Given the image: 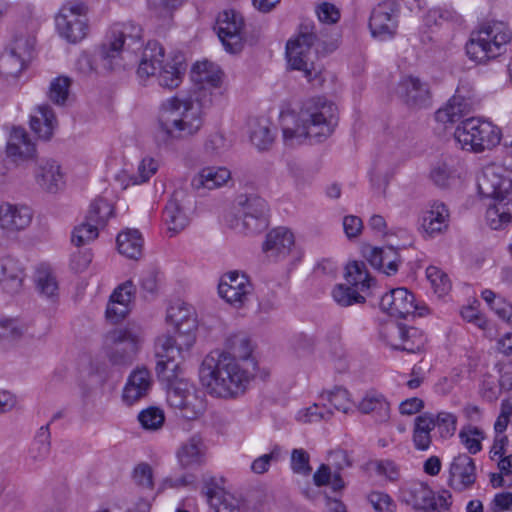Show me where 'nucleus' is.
<instances>
[{
  "mask_svg": "<svg viewBox=\"0 0 512 512\" xmlns=\"http://www.w3.org/2000/svg\"><path fill=\"white\" fill-rule=\"evenodd\" d=\"M231 172L225 167H204L191 180L194 189H216L228 182Z\"/></svg>",
  "mask_w": 512,
  "mask_h": 512,
  "instance_id": "33",
  "label": "nucleus"
},
{
  "mask_svg": "<svg viewBox=\"0 0 512 512\" xmlns=\"http://www.w3.org/2000/svg\"><path fill=\"white\" fill-rule=\"evenodd\" d=\"M397 10L394 2H383L375 7L369 19V28L374 38L387 40L396 34Z\"/></svg>",
  "mask_w": 512,
  "mask_h": 512,
  "instance_id": "21",
  "label": "nucleus"
},
{
  "mask_svg": "<svg viewBox=\"0 0 512 512\" xmlns=\"http://www.w3.org/2000/svg\"><path fill=\"white\" fill-rule=\"evenodd\" d=\"M454 137L463 149L478 153L498 145L501 133L491 122L472 117L456 127Z\"/></svg>",
  "mask_w": 512,
  "mask_h": 512,
  "instance_id": "9",
  "label": "nucleus"
},
{
  "mask_svg": "<svg viewBox=\"0 0 512 512\" xmlns=\"http://www.w3.org/2000/svg\"><path fill=\"white\" fill-rule=\"evenodd\" d=\"M459 160L453 156L445 155L436 160L429 173L430 180L440 188H446L457 177Z\"/></svg>",
  "mask_w": 512,
  "mask_h": 512,
  "instance_id": "32",
  "label": "nucleus"
},
{
  "mask_svg": "<svg viewBox=\"0 0 512 512\" xmlns=\"http://www.w3.org/2000/svg\"><path fill=\"white\" fill-rule=\"evenodd\" d=\"M481 296L500 319L512 326V304L489 289L482 291Z\"/></svg>",
  "mask_w": 512,
  "mask_h": 512,
  "instance_id": "45",
  "label": "nucleus"
},
{
  "mask_svg": "<svg viewBox=\"0 0 512 512\" xmlns=\"http://www.w3.org/2000/svg\"><path fill=\"white\" fill-rule=\"evenodd\" d=\"M434 428H437L440 437L447 439L452 437L456 432L457 417L450 412H439L437 415L432 414Z\"/></svg>",
  "mask_w": 512,
  "mask_h": 512,
  "instance_id": "55",
  "label": "nucleus"
},
{
  "mask_svg": "<svg viewBox=\"0 0 512 512\" xmlns=\"http://www.w3.org/2000/svg\"><path fill=\"white\" fill-rule=\"evenodd\" d=\"M158 125L166 139H182L196 134L203 125L200 100L178 96L166 99L160 106Z\"/></svg>",
  "mask_w": 512,
  "mask_h": 512,
  "instance_id": "5",
  "label": "nucleus"
},
{
  "mask_svg": "<svg viewBox=\"0 0 512 512\" xmlns=\"http://www.w3.org/2000/svg\"><path fill=\"white\" fill-rule=\"evenodd\" d=\"M140 342V335L130 329L114 331L106 338V356L112 365H130L138 352Z\"/></svg>",
  "mask_w": 512,
  "mask_h": 512,
  "instance_id": "14",
  "label": "nucleus"
},
{
  "mask_svg": "<svg viewBox=\"0 0 512 512\" xmlns=\"http://www.w3.org/2000/svg\"><path fill=\"white\" fill-rule=\"evenodd\" d=\"M407 333L405 331V325L392 323L386 325L381 331V337L386 341L387 345H389L392 349L402 350L409 353H417L419 352V342L416 345L413 343H403L401 339H403V334Z\"/></svg>",
  "mask_w": 512,
  "mask_h": 512,
  "instance_id": "41",
  "label": "nucleus"
},
{
  "mask_svg": "<svg viewBox=\"0 0 512 512\" xmlns=\"http://www.w3.org/2000/svg\"><path fill=\"white\" fill-rule=\"evenodd\" d=\"M207 446L199 434L189 437L177 451L180 466L184 469L195 470L206 462Z\"/></svg>",
  "mask_w": 512,
  "mask_h": 512,
  "instance_id": "25",
  "label": "nucleus"
},
{
  "mask_svg": "<svg viewBox=\"0 0 512 512\" xmlns=\"http://www.w3.org/2000/svg\"><path fill=\"white\" fill-rule=\"evenodd\" d=\"M481 196L490 198L486 222L498 230L512 220V172L499 165L486 166L477 180Z\"/></svg>",
  "mask_w": 512,
  "mask_h": 512,
  "instance_id": "4",
  "label": "nucleus"
},
{
  "mask_svg": "<svg viewBox=\"0 0 512 512\" xmlns=\"http://www.w3.org/2000/svg\"><path fill=\"white\" fill-rule=\"evenodd\" d=\"M216 512H240L239 500L230 493L224 492L210 504Z\"/></svg>",
  "mask_w": 512,
  "mask_h": 512,
  "instance_id": "64",
  "label": "nucleus"
},
{
  "mask_svg": "<svg viewBox=\"0 0 512 512\" xmlns=\"http://www.w3.org/2000/svg\"><path fill=\"white\" fill-rule=\"evenodd\" d=\"M185 67L181 62H165L164 48L157 41H150L144 48L137 75L141 81L155 79L166 89L177 88L184 76Z\"/></svg>",
  "mask_w": 512,
  "mask_h": 512,
  "instance_id": "6",
  "label": "nucleus"
},
{
  "mask_svg": "<svg viewBox=\"0 0 512 512\" xmlns=\"http://www.w3.org/2000/svg\"><path fill=\"white\" fill-rule=\"evenodd\" d=\"M477 105L474 89L468 81H460L455 94L445 107L436 112V119L443 123H454L461 117L471 113Z\"/></svg>",
  "mask_w": 512,
  "mask_h": 512,
  "instance_id": "15",
  "label": "nucleus"
},
{
  "mask_svg": "<svg viewBox=\"0 0 512 512\" xmlns=\"http://www.w3.org/2000/svg\"><path fill=\"white\" fill-rule=\"evenodd\" d=\"M237 205L239 208L233 224L237 232L254 235L268 227V205L263 198L257 195H240Z\"/></svg>",
  "mask_w": 512,
  "mask_h": 512,
  "instance_id": "11",
  "label": "nucleus"
},
{
  "mask_svg": "<svg viewBox=\"0 0 512 512\" xmlns=\"http://www.w3.org/2000/svg\"><path fill=\"white\" fill-rule=\"evenodd\" d=\"M191 198L184 190H176L163 210V221L167 232L173 237L190 223Z\"/></svg>",
  "mask_w": 512,
  "mask_h": 512,
  "instance_id": "16",
  "label": "nucleus"
},
{
  "mask_svg": "<svg viewBox=\"0 0 512 512\" xmlns=\"http://www.w3.org/2000/svg\"><path fill=\"white\" fill-rule=\"evenodd\" d=\"M332 414V409L328 408L327 404H313L300 410L297 414V419L303 423H314L328 420Z\"/></svg>",
  "mask_w": 512,
  "mask_h": 512,
  "instance_id": "54",
  "label": "nucleus"
},
{
  "mask_svg": "<svg viewBox=\"0 0 512 512\" xmlns=\"http://www.w3.org/2000/svg\"><path fill=\"white\" fill-rule=\"evenodd\" d=\"M511 39L512 32L506 23L487 22L471 34L466 44V54L476 63H486L505 53Z\"/></svg>",
  "mask_w": 512,
  "mask_h": 512,
  "instance_id": "7",
  "label": "nucleus"
},
{
  "mask_svg": "<svg viewBox=\"0 0 512 512\" xmlns=\"http://www.w3.org/2000/svg\"><path fill=\"white\" fill-rule=\"evenodd\" d=\"M24 269L16 258L5 256L0 258V285L7 293L20 290L24 279Z\"/></svg>",
  "mask_w": 512,
  "mask_h": 512,
  "instance_id": "31",
  "label": "nucleus"
},
{
  "mask_svg": "<svg viewBox=\"0 0 512 512\" xmlns=\"http://www.w3.org/2000/svg\"><path fill=\"white\" fill-rule=\"evenodd\" d=\"M243 27V17L237 11L230 9L219 14L217 33L227 52L234 54L242 50Z\"/></svg>",
  "mask_w": 512,
  "mask_h": 512,
  "instance_id": "18",
  "label": "nucleus"
},
{
  "mask_svg": "<svg viewBox=\"0 0 512 512\" xmlns=\"http://www.w3.org/2000/svg\"><path fill=\"white\" fill-rule=\"evenodd\" d=\"M281 450L275 446L268 454H264L256 458L251 464V470L255 474L266 473L272 462L278 461Z\"/></svg>",
  "mask_w": 512,
  "mask_h": 512,
  "instance_id": "63",
  "label": "nucleus"
},
{
  "mask_svg": "<svg viewBox=\"0 0 512 512\" xmlns=\"http://www.w3.org/2000/svg\"><path fill=\"white\" fill-rule=\"evenodd\" d=\"M142 29L140 26L132 23L115 24L110 31V38L99 50L98 59L107 71L118 68H124L127 63L124 62V54L130 50L140 49Z\"/></svg>",
  "mask_w": 512,
  "mask_h": 512,
  "instance_id": "8",
  "label": "nucleus"
},
{
  "mask_svg": "<svg viewBox=\"0 0 512 512\" xmlns=\"http://www.w3.org/2000/svg\"><path fill=\"white\" fill-rule=\"evenodd\" d=\"M380 308L390 316L397 318H406L417 314L424 316L428 313L426 306L415 304L414 295L404 287L395 288L381 297Z\"/></svg>",
  "mask_w": 512,
  "mask_h": 512,
  "instance_id": "17",
  "label": "nucleus"
},
{
  "mask_svg": "<svg viewBox=\"0 0 512 512\" xmlns=\"http://www.w3.org/2000/svg\"><path fill=\"white\" fill-rule=\"evenodd\" d=\"M294 243L293 233L285 227H278L267 234L263 250L269 257L285 258L290 254Z\"/></svg>",
  "mask_w": 512,
  "mask_h": 512,
  "instance_id": "29",
  "label": "nucleus"
},
{
  "mask_svg": "<svg viewBox=\"0 0 512 512\" xmlns=\"http://www.w3.org/2000/svg\"><path fill=\"white\" fill-rule=\"evenodd\" d=\"M32 220V212L26 206L10 203L0 205V228L7 233L27 228Z\"/></svg>",
  "mask_w": 512,
  "mask_h": 512,
  "instance_id": "28",
  "label": "nucleus"
},
{
  "mask_svg": "<svg viewBox=\"0 0 512 512\" xmlns=\"http://www.w3.org/2000/svg\"><path fill=\"white\" fill-rule=\"evenodd\" d=\"M132 478L138 487L146 490L153 489V470L149 464H138L133 470Z\"/></svg>",
  "mask_w": 512,
  "mask_h": 512,
  "instance_id": "62",
  "label": "nucleus"
},
{
  "mask_svg": "<svg viewBox=\"0 0 512 512\" xmlns=\"http://www.w3.org/2000/svg\"><path fill=\"white\" fill-rule=\"evenodd\" d=\"M426 276L438 297H444L450 292L452 283L444 271L436 266H429L426 269Z\"/></svg>",
  "mask_w": 512,
  "mask_h": 512,
  "instance_id": "48",
  "label": "nucleus"
},
{
  "mask_svg": "<svg viewBox=\"0 0 512 512\" xmlns=\"http://www.w3.org/2000/svg\"><path fill=\"white\" fill-rule=\"evenodd\" d=\"M199 377L211 395L230 399L245 393L253 375L229 353L213 351L202 361Z\"/></svg>",
  "mask_w": 512,
  "mask_h": 512,
  "instance_id": "3",
  "label": "nucleus"
},
{
  "mask_svg": "<svg viewBox=\"0 0 512 512\" xmlns=\"http://www.w3.org/2000/svg\"><path fill=\"white\" fill-rule=\"evenodd\" d=\"M158 162L152 157H144L137 167V173L133 174L132 182L134 184H143L147 182L158 170Z\"/></svg>",
  "mask_w": 512,
  "mask_h": 512,
  "instance_id": "59",
  "label": "nucleus"
},
{
  "mask_svg": "<svg viewBox=\"0 0 512 512\" xmlns=\"http://www.w3.org/2000/svg\"><path fill=\"white\" fill-rule=\"evenodd\" d=\"M99 226L89 221L86 217L85 220L76 226L72 232V243L76 246H83L98 237Z\"/></svg>",
  "mask_w": 512,
  "mask_h": 512,
  "instance_id": "52",
  "label": "nucleus"
},
{
  "mask_svg": "<svg viewBox=\"0 0 512 512\" xmlns=\"http://www.w3.org/2000/svg\"><path fill=\"white\" fill-rule=\"evenodd\" d=\"M227 347L229 351L225 353H229L237 361L239 359H247L252 352L250 340L241 335H235L229 338Z\"/></svg>",
  "mask_w": 512,
  "mask_h": 512,
  "instance_id": "57",
  "label": "nucleus"
},
{
  "mask_svg": "<svg viewBox=\"0 0 512 512\" xmlns=\"http://www.w3.org/2000/svg\"><path fill=\"white\" fill-rule=\"evenodd\" d=\"M434 491L425 483H413L401 489V500L414 510L422 512Z\"/></svg>",
  "mask_w": 512,
  "mask_h": 512,
  "instance_id": "36",
  "label": "nucleus"
},
{
  "mask_svg": "<svg viewBox=\"0 0 512 512\" xmlns=\"http://www.w3.org/2000/svg\"><path fill=\"white\" fill-rule=\"evenodd\" d=\"M87 7L78 0L65 2L55 17L60 36L70 43L81 41L87 34Z\"/></svg>",
  "mask_w": 512,
  "mask_h": 512,
  "instance_id": "12",
  "label": "nucleus"
},
{
  "mask_svg": "<svg viewBox=\"0 0 512 512\" xmlns=\"http://www.w3.org/2000/svg\"><path fill=\"white\" fill-rule=\"evenodd\" d=\"M151 385L150 372L146 368H137L130 374L124 387L123 401L128 405H132L147 395Z\"/></svg>",
  "mask_w": 512,
  "mask_h": 512,
  "instance_id": "30",
  "label": "nucleus"
},
{
  "mask_svg": "<svg viewBox=\"0 0 512 512\" xmlns=\"http://www.w3.org/2000/svg\"><path fill=\"white\" fill-rule=\"evenodd\" d=\"M230 147L229 141L222 133L216 132L207 138L204 144V151L211 157L222 155Z\"/></svg>",
  "mask_w": 512,
  "mask_h": 512,
  "instance_id": "61",
  "label": "nucleus"
},
{
  "mask_svg": "<svg viewBox=\"0 0 512 512\" xmlns=\"http://www.w3.org/2000/svg\"><path fill=\"white\" fill-rule=\"evenodd\" d=\"M252 285L245 274L232 271L224 275L218 286L220 297L229 304L239 308L249 299Z\"/></svg>",
  "mask_w": 512,
  "mask_h": 512,
  "instance_id": "20",
  "label": "nucleus"
},
{
  "mask_svg": "<svg viewBox=\"0 0 512 512\" xmlns=\"http://www.w3.org/2000/svg\"><path fill=\"white\" fill-rule=\"evenodd\" d=\"M166 321L176 329V336H159L155 343L158 358L156 372L167 383V403L184 419L195 420L206 409L204 394L188 380L180 377L183 353L195 342L192 333L195 318L189 305L177 301L167 309Z\"/></svg>",
  "mask_w": 512,
  "mask_h": 512,
  "instance_id": "1",
  "label": "nucleus"
},
{
  "mask_svg": "<svg viewBox=\"0 0 512 512\" xmlns=\"http://www.w3.org/2000/svg\"><path fill=\"white\" fill-rule=\"evenodd\" d=\"M34 180L38 187L50 194H56L65 186V174L54 159L42 158L34 169Z\"/></svg>",
  "mask_w": 512,
  "mask_h": 512,
  "instance_id": "22",
  "label": "nucleus"
},
{
  "mask_svg": "<svg viewBox=\"0 0 512 512\" xmlns=\"http://www.w3.org/2000/svg\"><path fill=\"white\" fill-rule=\"evenodd\" d=\"M322 399L329 404L328 408H334L342 413H348L352 407L349 392L342 387H336L333 390L323 393Z\"/></svg>",
  "mask_w": 512,
  "mask_h": 512,
  "instance_id": "51",
  "label": "nucleus"
},
{
  "mask_svg": "<svg viewBox=\"0 0 512 512\" xmlns=\"http://www.w3.org/2000/svg\"><path fill=\"white\" fill-rule=\"evenodd\" d=\"M452 502L451 492L447 489H442L437 494L433 493V497L422 512H451Z\"/></svg>",
  "mask_w": 512,
  "mask_h": 512,
  "instance_id": "58",
  "label": "nucleus"
},
{
  "mask_svg": "<svg viewBox=\"0 0 512 512\" xmlns=\"http://www.w3.org/2000/svg\"><path fill=\"white\" fill-rule=\"evenodd\" d=\"M71 86V79L66 76H58L54 78L49 86L48 98L56 105H65Z\"/></svg>",
  "mask_w": 512,
  "mask_h": 512,
  "instance_id": "50",
  "label": "nucleus"
},
{
  "mask_svg": "<svg viewBox=\"0 0 512 512\" xmlns=\"http://www.w3.org/2000/svg\"><path fill=\"white\" fill-rule=\"evenodd\" d=\"M364 414L374 413L377 421L384 422L390 415V405L385 397L377 392H368L358 406Z\"/></svg>",
  "mask_w": 512,
  "mask_h": 512,
  "instance_id": "38",
  "label": "nucleus"
},
{
  "mask_svg": "<svg viewBox=\"0 0 512 512\" xmlns=\"http://www.w3.org/2000/svg\"><path fill=\"white\" fill-rule=\"evenodd\" d=\"M397 95L411 108H425L431 97L428 84L414 76H404L396 88Z\"/></svg>",
  "mask_w": 512,
  "mask_h": 512,
  "instance_id": "23",
  "label": "nucleus"
},
{
  "mask_svg": "<svg viewBox=\"0 0 512 512\" xmlns=\"http://www.w3.org/2000/svg\"><path fill=\"white\" fill-rule=\"evenodd\" d=\"M143 238L137 229H127L117 236V247L120 254L137 260L142 255Z\"/></svg>",
  "mask_w": 512,
  "mask_h": 512,
  "instance_id": "37",
  "label": "nucleus"
},
{
  "mask_svg": "<svg viewBox=\"0 0 512 512\" xmlns=\"http://www.w3.org/2000/svg\"><path fill=\"white\" fill-rule=\"evenodd\" d=\"M27 60L8 49L0 57V73L6 77H17L25 68Z\"/></svg>",
  "mask_w": 512,
  "mask_h": 512,
  "instance_id": "49",
  "label": "nucleus"
},
{
  "mask_svg": "<svg viewBox=\"0 0 512 512\" xmlns=\"http://www.w3.org/2000/svg\"><path fill=\"white\" fill-rule=\"evenodd\" d=\"M57 126V119L53 109L47 105H39L36 113L31 116L30 127L39 139L48 141Z\"/></svg>",
  "mask_w": 512,
  "mask_h": 512,
  "instance_id": "34",
  "label": "nucleus"
},
{
  "mask_svg": "<svg viewBox=\"0 0 512 512\" xmlns=\"http://www.w3.org/2000/svg\"><path fill=\"white\" fill-rule=\"evenodd\" d=\"M449 210L443 202L433 201L421 212L420 224L423 231L433 237L448 227Z\"/></svg>",
  "mask_w": 512,
  "mask_h": 512,
  "instance_id": "26",
  "label": "nucleus"
},
{
  "mask_svg": "<svg viewBox=\"0 0 512 512\" xmlns=\"http://www.w3.org/2000/svg\"><path fill=\"white\" fill-rule=\"evenodd\" d=\"M499 473H492L490 483L494 488L507 487L512 489V454L496 459Z\"/></svg>",
  "mask_w": 512,
  "mask_h": 512,
  "instance_id": "47",
  "label": "nucleus"
},
{
  "mask_svg": "<svg viewBox=\"0 0 512 512\" xmlns=\"http://www.w3.org/2000/svg\"><path fill=\"white\" fill-rule=\"evenodd\" d=\"M134 293L135 289L132 281H126L119 285L110 296L106 308V317L114 323L122 320L130 310Z\"/></svg>",
  "mask_w": 512,
  "mask_h": 512,
  "instance_id": "27",
  "label": "nucleus"
},
{
  "mask_svg": "<svg viewBox=\"0 0 512 512\" xmlns=\"http://www.w3.org/2000/svg\"><path fill=\"white\" fill-rule=\"evenodd\" d=\"M345 279V284H338L332 290L334 301L341 307L364 303L365 293L374 284V279L367 272L365 264L357 261L349 263Z\"/></svg>",
  "mask_w": 512,
  "mask_h": 512,
  "instance_id": "10",
  "label": "nucleus"
},
{
  "mask_svg": "<svg viewBox=\"0 0 512 512\" xmlns=\"http://www.w3.org/2000/svg\"><path fill=\"white\" fill-rule=\"evenodd\" d=\"M35 44L36 39L34 36L21 33L15 35L8 50L28 61L31 57Z\"/></svg>",
  "mask_w": 512,
  "mask_h": 512,
  "instance_id": "56",
  "label": "nucleus"
},
{
  "mask_svg": "<svg viewBox=\"0 0 512 512\" xmlns=\"http://www.w3.org/2000/svg\"><path fill=\"white\" fill-rule=\"evenodd\" d=\"M370 466L379 476H384L391 482H396L400 479V468L392 460H375L370 462Z\"/></svg>",
  "mask_w": 512,
  "mask_h": 512,
  "instance_id": "60",
  "label": "nucleus"
},
{
  "mask_svg": "<svg viewBox=\"0 0 512 512\" xmlns=\"http://www.w3.org/2000/svg\"><path fill=\"white\" fill-rule=\"evenodd\" d=\"M32 336L29 325L17 318L0 319V342L15 343Z\"/></svg>",
  "mask_w": 512,
  "mask_h": 512,
  "instance_id": "40",
  "label": "nucleus"
},
{
  "mask_svg": "<svg viewBox=\"0 0 512 512\" xmlns=\"http://www.w3.org/2000/svg\"><path fill=\"white\" fill-rule=\"evenodd\" d=\"M138 421L145 430H158L164 424V412L157 407H148L138 414Z\"/></svg>",
  "mask_w": 512,
  "mask_h": 512,
  "instance_id": "53",
  "label": "nucleus"
},
{
  "mask_svg": "<svg viewBox=\"0 0 512 512\" xmlns=\"http://www.w3.org/2000/svg\"><path fill=\"white\" fill-rule=\"evenodd\" d=\"M275 134L270 129L267 119L256 120L251 125L250 140L258 150H267L272 145Z\"/></svg>",
  "mask_w": 512,
  "mask_h": 512,
  "instance_id": "43",
  "label": "nucleus"
},
{
  "mask_svg": "<svg viewBox=\"0 0 512 512\" xmlns=\"http://www.w3.org/2000/svg\"><path fill=\"white\" fill-rule=\"evenodd\" d=\"M36 284L39 292L47 298L58 296V282L50 267L41 265L36 271Z\"/></svg>",
  "mask_w": 512,
  "mask_h": 512,
  "instance_id": "44",
  "label": "nucleus"
},
{
  "mask_svg": "<svg viewBox=\"0 0 512 512\" xmlns=\"http://www.w3.org/2000/svg\"><path fill=\"white\" fill-rule=\"evenodd\" d=\"M50 438L49 425L40 427L28 451L29 459L33 463L43 462L48 457L51 449Z\"/></svg>",
  "mask_w": 512,
  "mask_h": 512,
  "instance_id": "42",
  "label": "nucleus"
},
{
  "mask_svg": "<svg viewBox=\"0 0 512 512\" xmlns=\"http://www.w3.org/2000/svg\"><path fill=\"white\" fill-rule=\"evenodd\" d=\"M36 145L22 127H13L6 144V154L16 164L26 162L36 156Z\"/></svg>",
  "mask_w": 512,
  "mask_h": 512,
  "instance_id": "24",
  "label": "nucleus"
},
{
  "mask_svg": "<svg viewBox=\"0 0 512 512\" xmlns=\"http://www.w3.org/2000/svg\"><path fill=\"white\" fill-rule=\"evenodd\" d=\"M477 479L476 465L473 458L462 453L455 456L448 468L447 485L456 492L472 488Z\"/></svg>",
  "mask_w": 512,
  "mask_h": 512,
  "instance_id": "19",
  "label": "nucleus"
},
{
  "mask_svg": "<svg viewBox=\"0 0 512 512\" xmlns=\"http://www.w3.org/2000/svg\"><path fill=\"white\" fill-rule=\"evenodd\" d=\"M434 429L432 413H423L414 420L413 443L416 449L425 451L431 444V431Z\"/></svg>",
  "mask_w": 512,
  "mask_h": 512,
  "instance_id": "39",
  "label": "nucleus"
},
{
  "mask_svg": "<svg viewBox=\"0 0 512 512\" xmlns=\"http://www.w3.org/2000/svg\"><path fill=\"white\" fill-rule=\"evenodd\" d=\"M112 214V205L107 200L99 198L91 203L86 218L102 229Z\"/></svg>",
  "mask_w": 512,
  "mask_h": 512,
  "instance_id": "46",
  "label": "nucleus"
},
{
  "mask_svg": "<svg viewBox=\"0 0 512 512\" xmlns=\"http://www.w3.org/2000/svg\"><path fill=\"white\" fill-rule=\"evenodd\" d=\"M316 35L309 31H301L295 39L286 44V57L288 65L293 70L304 73L308 82H313L319 75L311 60V48Z\"/></svg>",
  "mask_w": 512,
  "mask_h": 512,
  "instance_id": "13",
  "label": "nucleus"
},
{
  "mask_svg": "<svg viewBox=\"0 0 512 512\" xmlns=\"http://www.w3.org/2000/svg\"><path fill=\"white\" fill-rule=\"evenodd\" d=\"M192 78L201 85L200 93L205 94L207 89L220 86L222 72L209 61L197 62L192 68Z\"/></svg>",
  "mask_w": 512,
  "mask_h": 512,
  "instance_id": "35",
  "label": "nucleus"
},
{
  "mask_svg": "<svg viewBox=\"0 0 512 512\" xmlns=\"http://www.w3.org/2000/svg\"><path fill=\"white\" fill-rule=\"evenodd\" d=\"M337 106L324 98L305 101L297 114L282 117L283 142L294 148L308 141L318 144L326 141L338 125Z\"/></svg>",
  "mask_w": 512,
  "mask_h": 512,
  "instance_id": "2",
  "label": "nucleus"
}]
</instances>
